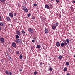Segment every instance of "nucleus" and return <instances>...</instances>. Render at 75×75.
I'll return each instance as SVG.
<instances>
[{"mask_svg": "<svg viewBox=\"0 0 75 75\" xmlns=\"http://www.w3.org/2000/svg\"><path fill=\"white\" fill-rule=\"evenodd\" d=\"M14 41L16 43H18L19 42H20L21 43L22 42V41L21 40L19 39H16V40H14Z\"/></svg>", "mask_w": 75, "mask_h": 75, "instance_id": "f257e3e1", "label": "nucleus"}, {"mask_svg": "<svg viewBox=\"0 0 75 75\" xmlns=\"http://www.w3.org/2000/svg\"><path fill=\"white\" fill-rule=\"evenodd\" d=\"M22 9L25 12H28V10L27 9V7L24 6H23Z\"/></svg>", "mask_w": 75, "mask_h": 75, "instance_id": "f03ea898", "label": "nucleus"}, {"mask_svg": "<svg viewBox=\"0 0 75 75\" xmlns=\"http://www.w3.org/2000/svg\"><path fill=\"white\" fill-rule=\"evenodd\" d=\"M28 31L29 32H30V33H31V34H33V33H34V30L31 28H29L28 29Z\"/></svg>", "mask_w": 75, "mask_h": 75, "instance_id": "7ed1b4c3", "label": "nucleus"}, {"mask_svg": "<svg viewBox=\"0 0 75 75\" xmlns=\"http://www.w3.org/2000/svg\"><path fill=\"white\" fill-rule=\"evenodd\" d=\"M4 41V39L3 37H1L0 38V42L1 43H3Z\"/></svg>", "mask_w": 75, "mask_h": 75, "instance_id": "20e7f679", "label": "nucleus"}, {"mask_svg": "<svg viewBox=\"0 0 75 75\" xmlns=\"http://www.w3.org/2000/svg\"><path fill=\"white\" fill-rule=\"evenodd\" d=\"M67 44H66V43H64V42H62L61 43V47H66Z\"/></svg>", "mask_w": 75, "mask_h": 75, "instance_id": "39448f33", "label": "nucleus"}, {"mask_svg": "<svg viewBox=\"0 0 75 75\" xmlns=\"http://www.w3.org/2000/svg\"><path fill=\"white\" fill-rule=\"evenodd\" d=\"M12 46L13 47H15V48H16V44L14 42H13L12 43Z\"/></svg>", "mask_w": 75, "mask_h": 75, "instance_id": "423d86ee", "label": "nucleus"}, {"mask_svg": "<svg viewBox=\"0 0 75 75\" xmlns=\"http://www.w3.org/2000/svg\"><path fill=\"white\" fill-rule=\"evenodd\" d=\"M45 8H47V9H50V6H48V5L47 4H46L45 5Z\"/></svg>", "mask_w": 75, "mask_h": 75, "instance_id": "0eeeda50", "label": "nucleus"}, {"mask_svg": "<svg viewBox=\"0 0 75 75\" xmlns=\"http://www.w3.org/2000/svg\"><path fill=\"white\" fill-rule=\"evenodd\" d=\"M16 34H17L18 35L20 36L21 35V34H20V32L18 30L16 32Z\"/></svg>", "mask_w": 75, "mask_h": 75, "instance_id": "6e6552de", "label": "nucleus"}, {"mask_svg": "<svg viewBox=\"0 0 75 75\" xmlns=\"http://www.w3.org/2000/svg\"><path fill=\"white\" fill-rule=\"evenodd\" d=\"M57 47H59L60 46V43L58 42H57L56 43Z\"/></svg>", "mask_w": 75, "mask_h": 75, "instance_id": "1a4fd4ad", "label": "nucleus"}, {"mask_svg": "<svg viewBox=\"0 0 75 75\" xmlns=\"http://www.w3.org/2000/svg\"><path fill=\"white\" fill-rule=\"evenodd\" d=\"M9 15L11 17H13V14L12 13H10L9 14Z\"/></svg>", "mask_w": 75, "mask_h": 75, "instance_id": "9d476101", "label": "nucleus"}, {"mask_svg": "<svg viewBox=\"0 0 75 75\" xmlns=\"http://www.w3.org/2000/svg\"><path fill=\"white\" fill-rule=\"evenodd\" d=\"M58 58L60 60H61V59H62V56L61 55H59L58 57Z\"/></svg>", "mask_w": 75, "mask_h": 75, "instance_id": "9b49d317", "label": "nucleus"}, {"mask_svg": "<svg viewBox=\"0 0 75 75\" xmlns=\"http://www.w3.org/2000/svg\"><path fill=\"white\" fill-rule=\"evenodd\" d=\"M22 33L23 35H25V31L24 30H23L22 31Z\"/></svg>", "mask_w": 75, "mask_h": 75, "instance_id": "f8f14e48", "label": "nucleus"}, {"mask_svg": "<svg viewBox=\"0 0 75 75\" xmlns=\"http://www.w3.org/2000/svg\"><path fill=\"white\" fill-rule=\"evenodd\" d=\"M49 31H48V30L47 29H45V33H48Z\"/></svg>", "mask_w": 75, "mask_h": 75, "instance_id": "ddd939ff", "label": "nucleus"}, {"mask_svg": "<svg viewBox=\"0 0 75 75\" xmlns=\"http://www.w3.org/2000/svg\"><path fill=\"white\" fill-rule=\"evenodd\" d=\"M4 25V22H1L0 23V25H1V26H3V25Z\"/></svg>", "mask_w": 75, "mask_h": 75, "instance_id": "4468645a", "label": "nucleus"}, {"mask_svg": "<svg viewBox=\"0 0 75 75\" xmlns=\"http://www.w3.org/2000/svg\"><path fill=\"white\" fill-rule=\"evenodd\" d=\"M66 65H67V66H68V65H69V62H66Z\"/></svg>", "mask_w": 75, "mask_h": 75, "instance_id": "2eb2a0df", "label": "nucleus"}, {"mask_svg": "<svg viewBox=\"0 0 75 75\" xmlns=\"http://www.w3.org/2000/svg\"><path fill=\"white\" fill-rule=\"evenodd\" d=\"M52 28L53 29V30H55V28H56V26L54 25H53L52 26Z\"/></svg>", "mask_w": 75, "mask_h": 75, "instance_id": "dca6fc26", "label": "nucleus"}, {"mask_svg": "<svg viewBox=\"0 0 75 75\" xmlns=\"http://www.w3.org/2000/svg\"><path fill=\"white\" fill-rule=\"evenodd\" d=\"M66 42L67 43H69V39L68 38L66 39Z\"/></svg>", "mask_w": 75, "mask_h": 75, "instance_id": "f3484780", "label": "nucleus"}, {"mask_svg": "<svg viewBox=\"0 0 75 75\" xmlns=\"http://www.w3.org/2000/svg\"><path fill=\"white\" fill-rule=\"evenodd\" d=\"M19 58L21 59L23 58V55L22 54H21L19 56Z\"/></svg>", "mask_w": 75, "mask_h": 75, "instance_id": "a211bd4d", "label": "nucleus"}, {"mask_svg": "<svg viewBox=\"0 0 75 75\" xmlns=\"http://www.w3.org/2000/svg\"><path fill=\"white\" fill-rule=\"evenodd\" d=\"M6 19L8 21H9V20H10V17H7L6 18Z\"/></svg>", "mask_w": 75, "mask_h": 75, "instance_id": "6ab92c4d", "label": "nucleus"}, {"mask_svg": "<svg viewBox=\"0 0 75 75\" xmlns=\"http://www.w3.org/2000/svg\"><path fill=\"white\" fill-rule=\"evenodd\" d=\"M16 38H19L20 36L18 35H16Z\"/></svg>", "mask_w": 75, "mask_h": 75, "instance_id": "aec40b11", "label": "nucleus"}, {"mask_svg": "<svg viewBox=\"0 0 75 75\" xmlns=\"http://www.w3.org/2000/svg\"><path fill=\"white\" fill-rule=\"evenodd\" d=\"M64 71H67V67H65L64 69Z\"/></svg>", "mask_w": 75, "mask_h": 75, "instance_id": "412c9836", "label": "nucleus"}, {"mask_svg": "<svg viewBox=\"0 0 75 75\" xmlns=\"http://www.w3.org/2000/svg\"><path fill=\"white\" fill-rule=\"evenodd\" d=\"M0 1L3 3L5 2V0H0Z\"/></svg>", "mask_w": 75, "mask_h": 75, "instance_id": "4be33fe9", "label": "nucleus"}, {"mask_svg": "<svg viewBox=\"0 0 75 75\" xmlns=\"http://www.w3.org/2000/svg\"><path fill=\"white\" fill-rule=\"evenodd\" d=\"M16 54H17V55H19L20 54V52H19V51H16Z\"/></svg>", "mask_w": 75, "mask_h": 75, "instance_id": "5701e85b", "label": "nucleus"}, {"mask_svg": "<svg viewBox=\"0 0 75 75\" xmlns=\"http://www.w3.org/2000/svg\"><path fill=\"white\" fill-rule=\"evenodd\" d=\"M63 43H64V44H65L66 43V44H67V43L66 42V40H63Z\"/></svg>", "mask_w": 75, "mask_h": 75, "instance_id": "b1692460", "label": "nucleus"}, {"mask_svg": "<svg viewBox=\"0 0 75 75\" xmlns=\"http://www.w3.org/2000/svg\"><path fill=\"white\" fill-rule=\"evenodd\" d=\"M5 73H6L7 75L8 74L9 72H8V71H5Z\"/></svg>", "mask_w": 75, "mask_h": 75, "instance_id": "393cba45", "label": "nucleus"}, {"mask_svg": "<svg viewBox=\"0 0 75 75\" xmlns=\"http://www.w3.org/2000/svg\"><path fill=\"white\" fill-rule=\"evenodd\" d=\"M50 8L52 9V5H51V4H50Z\"/></svg>", "mask_w": 75, "mask_h": 75, "instance_id": "a878e982", "label": "nucleus"}, {"mask_svg": "<svg viewBox=\"0 0 75 75\" xmlns=\"http://www.w3.org/2000/svg\"><path fill=\"white\" fill-rule=\"evenodd\" d=\"M55 24H56V26H58V24H59V23H55Z\"/></svg>", "mask_w": 75, "mask_h": 75, "instance_id": "bb28decb", "label": "nucleus"}, {"mask_svg": "<svg viewBox=\"0 0 75 75\" xmlns=\"http://www.w3.org/2000/svg\"><path fill=\"white\" fill-rule=\"evenodd\" d=\"M28 17H30L31 16V14L29 13L28 14Z\"/></svg>", "mask_w": 75, "mask_h": 75, "instance_id": "cd10ccee", "label": "nucleus"}, {"mask_svg": "<svg viewBox=\"0 0 75 75\" xmlns=\"http://www.w3.org/2000/svg\"><path fill=\"white\" fill-rule=\"evenodd\" d=\"M37 47L38 48H40V45H37Z\"/></svg>", "mask_w": 75, "mask_h": 75, "instance_id": "c85d7f7f", "label": "nucleus"}, {"mask_svg": "<svg viewBox=\"0 0 75 75\" xmlns=\"http://www.w3.org/2000/svg\"><path fill=\"white\" fill-rule=\"evenodd\" d=\"M37 71H35L34 72V74L36 75H37Z\"/></svg>", "mask_w": 75, "mask_h": 75, "instance_id": "c756f323", "label": "nucleus"}, {"mask_svg": "<svg viewBox=\"0 0 75 75\" xmlns=\"http://www.w3.org/2000/svg\"><path fill=\"white\" fill-rule=\"evenodd\" d=\"M16 15H17V14H16V13H13V16L14 17H16Z\"/></svg>", "mask_w": 75, "mask_h": 75, "instance_id": "7c9ffc66", "label": "nucleus"}, {"mask_svg": "<svg viewBox=\"0 0 75 75\" xmlns=\"http://www.w3.org/2000/svg\"><path fill=\"white\" fill-rule=\"evenodd\" d=\"M32 20H35V17L34 16H33L32 17Z\"/></svg>", "mask_w": 75, "mask_h": 75, "instance_id": "2f4dec72", "label": "nucleus"}, {"mask_svg": "<svg viewBox=\"0 0 75 75\" xmlns=\"http://www.w3.org/2000/svg\"><path fill=\"white\" fill-rule=\"evenodd\" d=\"M56 3H59V0H56Z\"/></svg>", "mask_w": 75, "mask_h": 75, "instance_id": "473e14b6", "label": "nucleus"}, {"mask_svg": "<svg viewBox=\"0 0 75 75\" xmlns=\"http://www.w3.org/2000/svg\"><path fill=\"white\" fill-rule=\"evenodd\" d=\"M70 8L71 10H72L73 9V7L72 6L70 7Z\"/></svg>", "mask_w": 75, "mask_h": 75, "instance_id": "72a5a7b5", "label": "nucleus"}, {"mask_svg": "<svg viewBox=\"0 0 75 75\" xmlns=\"http://www.w3.org/2000/svg\"><path fill=\"white\" fill-rule=\"evenodd\" d=\"M52 69L51 67H50V68H49V70L50 71H52Z\"/></svg>", "mask_w": 75, "mask_h": 75, "instance_id": "f704fd0d", "label": "nucleus"}, {"mask_svg": "<svg viewBox=\"0 0 75 75\" xmlns=\"http://www.w3.org/2000/svg\"><path fill=\"white\" fill-rule=\"evenodd\" d=\"M33 6H37V4L36 3L34 4Z\"/></svg>", "mask_w": 75, "mask_h": 75, "instance_id": "c9c22d12", "label": "nucleus"}, {"mask_svg": "<svg viewBox=\"0 0 75 75\" xmlns=\"http://www.w3.org/2000/svg\"><path fill=\"white\" fill-rule=\"evenodd\" d=\"M32 42H35V40H32Z\"/></svg>", "mask_w": 75, "mask_h": 75, "instance_id": "e433bc0d", "label": "nucleus"}, {"mask_svg": "<svg viewBox=\"0 0 75 75\" xmlns=\"http://www.w3.org/2000/svg\"><path fill=\"white\" fill-rule=\"evenodd\" d=\"M11 49L9 48V52H11Z\"/></svg>", "mask_w": 75, "mask_h": 75, "instance_id": "4c0bfd02", "label": "nucleus"}, {"mask_svg": "<svg viewBox=\"0 0 75 75\" xmlns=\"http://www.w3.org/2000/svg\"><path fill=\"white\" fill-rule=\"evenodd\" d=\"M8 58H10V59H12V58H11V57H8Z\"/></svg>", "mask_w": 75, "mask_h": 75, "instance_id": "58836bf2", "label": "nucleus"}, {"mask_svg": "<svg viewBox=\"0 0 75 75\" xmlns=\"http://www.w3.org/2000/svg\"><path fill=\"white\" fill-rule=\"evenodd\" d=\"M9 75H12V73L11 72H9Z\"/></svg>", "mask_w": 75, "mask_h": 75, "instance_id": "ea45409f", "label": "nucleus"}, {"mask_svg": "<svg viewBox=\"0 0 75 75\" xmlns=\"http://www.w3.org/2000/svg\"><path fill=\"white\" fill-rule=\"evenodd\" d=\"M62 13H64V10L62 9Z\"/></svg>", "mask_w": 75, "mask_h": 75, "instance_id": "a19ab883", "label": "nucleus"}, {"mask_svg": "<svg viewBox=\"0 0 75 75\" xmlns=\"http://www.w3.org/2000/svg\"><path fill=\"white\" fill-rule=\"evenodd\" d=\"M7 55L8 57V58L10 57V54H7Z\"/></svg>", "mask_w": 75, "mask_h": 75, "instance_id": "79ce46f5", "label": "nucleus"}, {"mask_svg": "<svg viewBox=\"0 0 75 75\" xmlns=\"http://www.w3.org/2000/svg\"><path fill=\"white\" fill-rule=\"evenodd\" d=\"M33 39H34V40H36L37 39V38H36V37H34Z\"/></svg>", "mask_w": 75, "mask_h": 75, "instance_id": "37998d69", "label": "nucleus"}, {"mask_svg": "<svg viewBox=\"0 0 75 75\" xmlns=\"http://www.w3.org/2000/svg\"><path fill=\"white\" fill-rule=\"evenodd\" d=\"M18 7H20V4H18Z\"/></svg>", "mask_w": 75, "mask_h": 75, "instance_id": "c03bdc74", "label": "nucleus"}, {"mask_svg": "<svg viewBox=\"0 0 75 75\" xmlns=\"http://www.w3.org/2000/svg\"><path fill=\"white\" fill-rule=\"evenodd\" d=\"M19 71H20V72H21V71H22V69H19Z\"/></svg>", "mask_w": 75, "mask_h": 75, "instance_id": "a18cd8bd", "label": "nucleus"}, {"mask_svg": "<svg viewBox=\"0 0 75 75\" xmlns=\"http://www.w3.org/2000/svg\"><path fill=\"white\" fill-rule=\"evenodd\" d=\"M67 75H70V74L69 73H67Z\"/></svg>", "mask_w": 75, "mask_h": 75, "instance_id": "49530a36", "label": "nucleus"}, {"mask_svg": "<svg viewBox=\"0 0 75 75\" xmlns=\"http://www.w3.org/2000/svg\"><path fill=\"white\" fill-rule=\"evenodd\" d=\"M59 17H60V18H61V15H59Z\"/></svg>", "mask_w": 75, "mask_h": 75, "instance_id": "de8ad7c7", "label": "nucleus"}, {"mask_svg": "<svg viewBox=\"0 0 75 75\" xmlns=\"http://www.w3.org/2000/svg\"><path fill=\"white\" fill-rule=\"evenodd\" d=\"M40 65H42V62H40Z\"/></svg>", "mask_w": 75, "mask_h": 75, "instance_id": "09e8293b", "label": "nucleus"}, {"mask_svg": "<svg viewBox=\"0 0 75 75\" xmlns=\"http://www.w3.org/2000/svg\"><path fill=\"white\" fill-rule=\"evenodd\" d=\"M1 20V16H0V20Z\"/></svg>", "mask_w": 75, "mask_h": 75, "instance_id": "8fccbe9b", "label": "nucleus"}, {"mask_svg": "<svg viewBox=\"0 0 75 75\" xmlns=\"http://www.w3.org/2000/svg\"><path fill=\"white\" fill-rule=\"evenodd\" d=\"M1 30V27L0 26V30Z\"/></svg>", "mask_w": 75, "mask_h": 75, "instance_id": "3c124183", "label": "nucleus"}, {"mask_svg": "<svg viewBox=\"0 0 75 75\" xmlns=\"http://www.w3.org/2000/svg\"><path fill=\"white\" fill-rule=\"evenodd\" d=\"M51 1H54V0H50Z\"/></svg>", "mask_w": 75, "mask_h": 75, "instance_id": "603ef678", "label": "nucleus"}, {"mask_svg": "<svg viewBox=\"0 0 75 75\" xmlns=\"http://www.w3.org/2000/svg\"><path fill=\"white\" fill-rule=\"evenodd\" d=\"M73 3H75V0L73 1Z\"/></svg>", "mask_w": 75, "mask_h": 75, "instance_id": "864d4df0", "label": "nucleus"}, {"mask_svg": "<svg viewBox=\"0 0 75 75\" xmlns=\"http://www.w3.org/2000/svg\"><path fill=\"white\" fill-rule=\"evenodd\" d=\"M21 69H23V67H21Z\"/></svg>", "mask_w": 75, "mask_h": 75, "instance_id": "5fc2aeb1", "label": "nucleus"}, {"mask_svg": "<svg viewBox=\"0 0 75 75\" xmlns=\"http://www.w3.org/2000/svg\"><path fill=\"white\" fill-rule=\"evenodd\" d=\"M43 49L44 50H45V48L44 47H43Z\"/></svg>", "mask_w": 75, "mask_h": 75, "instance_id": "6e6d98bb", "label": "nucleus"}, {"mask_svg": "<svg viewBox=\"0 0 75 75\" xmlns=\"http://www.w3.org/2000/svg\"><path fill=\"white\" fill-rule=\"evenodd\" d=\"M74 57L75 58V55H74Z\"/></svg>", "mask_w": 75, "mask_h": 75, "instance_id": "4d7b16f0", "label": "nucleus"}]
</instances>
